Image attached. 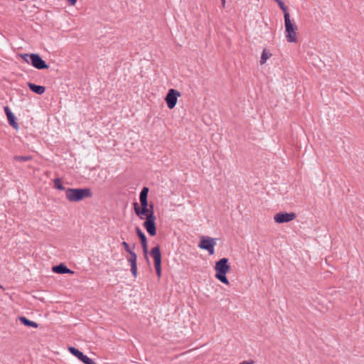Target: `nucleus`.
Instances as JSON below:
<instances>
[{"label": "nucleus", "mask_w": 364, "mask_h": 364, "mask_svg": "<svg viewBox=\"0 0 364 364\" xmlns=\"http://www.w3.org/2000/svg\"><path fill=\"white\" fill-rule=\"evenodd\" d=\"M221 4H222L223 7H225V0H221Z\"/></svg>", "instance_id": "obj_28"}, {"label": "nucleus", "mask_w": 364, "mask_h": 364, "mask_svg": "<svg viewBox=\"0 0 364 364\" xmlns=\"http://www.w3.org/2000/svg\"><path fill=\"white\" fill-rule=\"evenodd\" d=\"M141 206H139L137 202L133 203L134 210L137 216H140V215L144 214L146 211V208L149 206L150 204L148 203V200H139Z\"/></svg>", "instance_id": "obj_13"}, {"label": "nucleus", "mask_w": 364, "mask_h": 364, "mask_svg": "<svg viewBox=\"0 0 364 364\" xmlns=\"http://www.w3.org/2000/svg\"><path fill=\"white\" fill-rule=\"evenodd\" d=\"M130 266L132 274L134 278H136L137 276V264H130Z\"/></svg>", "instance_id": "obj_24"}, {"label": "nucleus", "mask_w": 364, "mask_h": 364, "mask_svg": "<svg viewBox=\"0 0 364 364\" xmlns=\"http://www.w3.org/2000/svg\"><path fill=\"white\" fill-rule=\"evenodd\" d=\"M150 255L154 259V264L156 270V274L158 278L161 277V252L160 246L157 245L153 247L150 251Z\"/></svg>", "instance_id": "obj_5"}, {"label": "nucleus", "mask_w": 364, "mask_h": 364, "mask_svg": "<svg viewBox=\"0 0 364 364\" xmlns=\"http://www.w3.org/2000/svg\"><path fill=\"white\" fill-rule=\"evenodd\" d=\"M53 272L63 274H73L74 272L68 268V267L63 263H60L58 265H55L52 267Z\"/></svg>", "instance_id": "obj_14"}, {"label": "nucleus", "mask_w": 364, "mask_h": 364, "mask_svg": "<svg viewBox=\"0 0 364 364\" xmlns=\"http://www.w3.org/2000/svg\"><path fill=\"white\" fill-rule=\"evenodd\" d=\"M18 319H19L20 322L26 326L32 327V328H38V324L36 322L31 321L25 316H19Z\"/></svg>", "instance_id": "obj_16"}, {"label": "nucleus", "mask_w": 364, "mask_h": 364, "mask_svg": "<svg viewBox=\"0 0 364 364\" xmlns=\"http://www.w3.org/2000/svg\"><path fill=\"white\" fill-rule=\"evenodd\" d=\"M254 363L255 362L252 360H244L239 364H254Z\"/></svg>", "instance_id": "obj_26"}, {"label": "nucleus", "mask_w": 364, "mask_h": 364, "mask_svg": "<svg viewBox=\"0 0 364 364\" xmlns=\"http://www.w3.org/2000/svg\"><path fill=\"white\" fill-rule=\"evenodd\" d=\"M275 2L277 3L279 8L282 9V11L284 13V16L285 15L289 14L288 11V8L287 6H285L284 3L282 0H274Z\"/></svg>", "instance_id": "obj_22"}, {"label": "nucleus", "mask_w": 364, "mask_h": 364, "mask_svg": "<svg viewBox=\"0 0 364 364\" xmlns=\"http://www.w3.org/2000/svg\"><path fill=\"white\" fill-rule=\"evenodd\" d=\"M122 245L123 246V247L125 250V251L127 252L128 253L129 252L132 251V250L131 249L130 246L129 245V244L127 242L123 241L122 242Z\"/></svg>", "instance_id": "obj_25"}, {"label": "nucleus", "mask_w": 364, "mask_h": 364, "mask_svg": "<svg viewBox=\"0 0 364 364\" xmlns=\"http://www.w3.org/2000/svg\"><path fill=\"white\" fill-rule=\"evenodd\" d=\"M149 191V188L146 186H144L139 193V200H148Z\"/></svg>", "instance_id": "obj_19"}, {"label": "nucleus", "mask_w": 364, "mask_h": 364, "mask_svg": "<svg viewBox=\"0 0 364 364\" xmlns=\"http://www.w3.org/2000/svg\"><path fill=\"white\" fill-rule=\"evenodd\" d=\"M135 246H136V245H135V244H133L132 248H133V249H134V248H135Z\"/></svg>", "instance_id": "obj_29"}, {"label": "nucleus", "mask_w": 364, "mask_h": 364, "mask_svg": "<svg viewBox=\"0 0 364 364\" xmlns=\"http://www.w3.org/2000/svg\"><path fill=\"white\" fill-rule=\"evenodd\" d=\"M271 56L272 54L269 53L266 49H264L260 58V64H264Z\"/></svg>", "instance_id": "obj_20"}, {"label": "nucleus", "mask_w": 364, "mask_h": 364, "mask_svg": "<svg viewBox=\"0 0 364 364\" xmlns=\"http://www.w3.org/2000/svg\"><path fill=\"white\" fill-rule=\"evenodd\" d=\"M135 230H136V234L140 240L141 245L143 249V252L144 253V257L146 260H149V258L147 256L148 246H147L146 237L145 234L142 232V230L138 226L136 227Z\"/></svg>", "instance_id": "obj_11"}, {"label": "nucleus", "mask_w": 364, "mask_h": 364, "mask_svg": "<svg viewBox=\"0 0 364 364\" xmlns=\"http://www.w3.org/2000/svg\"><path fill=\"white\" fill-rule=\"evenodd\" d=\"M228 259L223 257L215 262V278L225 284H228L229 281L226 277L227 273L230 270V265Z\"/></svg>", "instance_id": "obj_2"}, {"label": "nucleus", "mask_w": 364, "mask_h": 364, "mask_svg": "<svg viewBox=\"0 0 364 364\" xmlns=\"http://www.w3.org/2000/svg\"><path fill=\"white\" fill-rule=\"evenodd\" d=\"M0 288H1V289H3V287H2L1 285H0Z\"/></svg>", "instance_id": "obj_30"}, {"label": "nucleus", "mask_w": 364, "mask_h": 364, "mask_svg": "<svg viewBox=\"0 0 364 364\" xmlns=\"http://www.w3.org/2000/svg\"><path fill=\"white\" fill-rule=\"evenodd\" d=\"M68 350L73 355L76 357L84 364H97L92 359L84 355L82 351L74 346H70Z\"/></svg>", "instance_id": "obj_9"}, {"label": "nucleus", "mask_w": 364, "mask_h": 364, "mask_svg": "<svg viewBox=\"0 0 364 364\" xmlns=\"http://www.w3.org/2000/svg\"><path fill=\"white\" fill-rule=\"evenodd\" d=\"M27 85L28 87H29V89L34 93L36 94H38V95H42L46 91V87L43 86V85H36L34 83H32V82H28L27 83Z\"/></svg>", "instance_id": "obj_15"}, {"label": "nucleus", "mask_w": 364, "mask_h": 364, "mask_svg": "<svg viewBox=\"0 0 364 364\" xmlns=\"http://www.w3.org/2000/svg\"><path fill=\"white\" fill-rule=\"evenodd\" d=\"M54 187L60 191H65L67 189L64 187L62 183L61 179L60 178H56L54 179Z\"/></svg>", "instance_id": "obj_21"}, {"label": "nucleus", "mask_w": 364, "mask_h": 364, "mask_svg": "<svg viewBox=\"0 0 364 364\" xmlns=\"http://www.w3.org/2000/svg\"><path fill=\"white\" fill-rule=\"evenodd\" d=\"M151 215H152L154 218H156V215H154V204L153 203H151L149 205V206H148L146 208V211L145 213H144V214L140 215V216H138V217L140 219L143 220L144 218V217H146V218L147 217H150Z\"/></svg>", "instance_id": "obj_17"}, {"label": "nucleus", "mask_w": 364, "mask_h": 364, "mask_svg": "<svg viewBox=\"0 0 364 364\" xmlns=\"http://www.w3.org/2000/svg\"><path fill=\"white\" fill-rule=\"evenodd\" d=\"M156 219L152 215L147 217L143 223V227L150 236H155L157 233Z\"/></svg>", "instance_id": "obj_10"}, {"label": "nucleus", "mask_w": 364, "mask_h": 364, "mask_svg": "<svg viewBox=\"0 0 364 364\" xmlns=\"http://www.w3.org/2000/svg\"><path fill=\"white\" fill-rule=\"evenodd\" d=\"M77 1V0H67V1L70 6H74L76 4Z\"/></svg>", "instance_id": "obj_27"}, {"label": "nucleus", "mask_w": 364, "mask_h": 364, "mask_svg": "<svg viewBox=\"0 0 364 364\" xmlns=\"http://www.w3.org/2000/svg\"><path fill=\"white\" fill-rule=\"evenodd\" d=\"M181 96V92L175 89H170L168 90L166 97L165 101L167 104V107L172 109L175 107L176 103H177V99L178 97Z\"/></svg>", "instance_id": "obj_7"}, {"label": "nucleus", "mask_w": 364, "mask_h": 364, "mask_svg": "<svg viewBox=\"0 0 364 364\" xmlns=\"http://www.w3.org/2000/svg\"><path fill=\"white\" fill-rule=\"evenodd\" d=\"M4 112L6 115L9 124L16 130L18 129V124L16 120V117L14 114L11 111L10 108L8 106H5L4 107Z\"/></svg>", "instance_id": "obj_12"}, {"label": "nucleus", "mask_w": 364, "mask_h": 364, "mask_svg": "<svg viewBox=\"0 0 364 364\" xmlns=\"http://www.w3.org/2000/svg\"><path fill=\"white\" fill-rule=\"evenodd\" d=\"M216 242L214 238L210 237H203L198 244L200 249L205 250L208 252L209 255H213L215 253L214 247Z\"/></svg>", "instance_id": "obj_6"}, {"label": "nucleus", "mask_w": 364, "mask_h": 364, "mask_svg": "<svg viewBox=\"0 0 364 364\" xmlns=\"http://www.w3.org/2000/svg\"><path fill=\"white\" fill-rule=\"evenodd\" d=\"M296 218V214L293 212H279L274 216V220L277 223H285L294 220Z\"/></svg>", "instance_id": "obj_8"}, {"label": "nucleus", "mask_w": 364, "mask_h": 364, "mask_svg": "<svg viewBox=\"0 0 364 364\" xmlns=\"http://www.w3.org/2000/svg\"><path fill=\"white\" fill-rule=\"evenodd\" d=\"M14 159L16 161L25 162L32 159L31 156H14Z\"/></svg>", "instance_id": "obj_23"}, {"label": "nucleus", "mask_w": 364, "mask_h": 364, "mask_svg": "<svg viewBox=\"0 0 364 364\" xmlns=\"http://www.w3.org/2000/svg\"><path fill=\"white\" fill-rule=\"evenodd\" d=\"M19 56L26 63L31 64L38 70H45L49 68L46 62L38 53H21Z\"/></svg>", "instance_id": "obj_3"}, {"label": "nucleus", "mask_w": 364, "mask_h": 364, "mask_svg": "<svg viewBox=\"0 0 364 364\" xmlns=\"http://www.w3.org/2000/svg\"><path fill=\"white\" fill-rule=\"evenodd\" d=\"M284 18L287 41L289 43H296L297 41L298 27L290 19V14L285 15Z\"/></svg>", "instance_id": "obj_4"}, {"label": "nucleus", "mask_w": 364, "mask_h": 364, "mask_svg": "<svg viewBox=\"0 0 364 364\" xmlns=\"http://www.w3.org/2000/svg\"><path fill=\"white\" fill-rule=\"evenodd\" d=\"M129 257H127V262L130 264H137V262H136V261H137V255H136V254L133 250L129 252Z\"/></svg>", "instance_id": "obj_18"}, {"label": "nucleus", "mask_w": 364, "mask_h": 364, "mask_svg": "<svg viewBox=\"0 0 364 364\" xmlns=\"http://www.w3.org/2000/svg\"><path fill=\"white\" fill-rule=\"evenodd\" d=\"M92 196V192L90 188H68L65 190V198L70 202H79Z\"/></svg>", "instance_id": "obj_1"}]
</instances>
